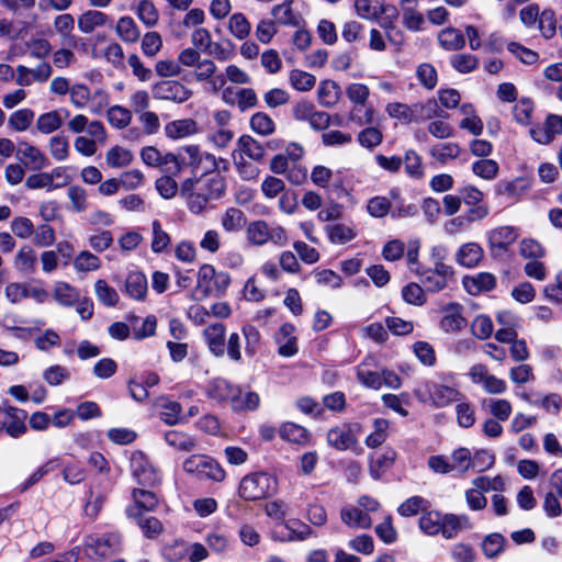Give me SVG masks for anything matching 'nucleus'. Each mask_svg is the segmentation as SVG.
I'll use <instances>...</instances> for the list:
<instances>
[{
    "instance_id": "nucleus-1",
    "label": "nucleus",
    "mask_w": 562,
    "mask_h": 562,
    "mask_svg": "<svg viewBox=\"0 0 562 562\" xmlns=\"http://www.w3.org/2000/svg\"><path fill=\"white\" fill-rule=\"evenodd\" d=\"M225 192V181L214 175L209 178L190 177L180 187V195L187 200L189 210L200 214L212 201L218 200Z\"/></svg>"
},
{
    "instance_id": "nucleus-2",
    "label": "nucleus",
    "mask_w": 562,
    "mask_h": 562,
    "mask_svg": "<svg viewBox=\"0 0 562 562\" xmlns=\"http://www.w3.org/2000/svg\"><path fill=\"white\" fill-rule=\"evenodd\" d=\"M278 488L277 480L266 472L244 476L239 484V495L246 501H258L272 496Z\"/></svg>"
},
{
    "instance_id": "nucleus-3",
    "label": "nucleus",
    "mask_w": 562,
    "mask_h": 562,
    "mask_svg": "<svg viewBox=\"0 0 562 562\" xmlns=\"http://www.w3.org/2000/svg\"><path fill=\"white\" fill-rule=\"evenodd\" d=\"M177 153L183 169L190 168L192 177H196L199 172L212 173L218 168L215 156L202 151L198 145L181 146Z\"/></svg>"
},
{
    "instance_id": "nucleus-4",
    "label": "nucleus",
    "mask_w": 562,
    "mask_h": 562,
    "mask_svg": "<svg viewBox=\"0 0 562 562\" xmlns=\"http://www.w3.org/2000/svg\"><path fill=\"white\" fill-rule=\"evenodd\" d=\"M121 539L115 533H92L85 538L83 554L92 561L104 560L120 550Z\"/></svg>"
},
{
    "instance_id": "nucleus-5",
    "label": "nucleus",
    "mask_w": 562,
    "mask_h": 562,
    "mask_svg": "<svg viewBox=\"0 0 562 562\" xmlns=\"http://www.w3.org/2000/svg\"><path fill=\"white\" fill-rule=\"evenodd\" d=\"M436 108L437 102L435 100H428L426 103H414L412 105L393 102L386 105L385 111L392 119H396L404 124H409L431 117L436 112Z\"/></svg>"
},
{
    "instance_id": "nucleus-6",
    "label": "nucleus",
    "mask_w": 562,
    "mask_h": 562,
    "mask_svg": "<svg viewBox=\"0 0 562 562\" xmlns=\"http://www.w3.org/2000/svg\"><path fill=\"white\" fill-rule=\"evenodd\" d=\"M184 472L195 475L199 480H212L222 482L225 479V471L211 457L204 454H192L183 462Z\"/></svg>"
},
{
    "instance_id": "nucleus-7",
    "label": "nucleus",
    "mask_w": 562,
    "mask_h": 562,
    "mask_svg": "<svg viewBox=\"0 0 562 562\" xmlns=\"http://www.w3.org/2000/svg\"><path fill=\"white\" fill-rule=\"evenodd\" d=\"M414 394L420 402L430 403L435 407L448 406L462 396L457 389L436 382L426 383L424 390L417 389Z\"/></svg>"
},
{
    "instance_id": "nucleus-8",
    "label": "nucleus",
    "mask_w": 562,
    "mask_h": 562,
    "mask_svg": "<svg viewBox=\"0 0 562 562\" xmlns=\"http://www.w3.org/2000/svg\"><path fill=\"white\" fill-rule=\"evenodd\" d=\"M361 431L362 426L359 423L342 424L330 428L326 439L328 445L338 451H357L359 448L358 437Z\"/></svg>"
},
{
    "instance_id": "nucleus-9",
    "label": "nucleus",
    "mask_w": 562,
    "mask_h": 562,
    "mask_svg": "<svg viewBox=\"0 0 562 562\" xmlns=\"http://www.w3.org/2000/svg\"><path fill=\"white\" fill-rule=\"evenodd\" d=\"M153 97L159 101L183 103L192 95V91L177 80H165L153 86Z\"/></svg>"
},
{
    "instance_id": "nucleus-10",
    "label": "nucleus",
    "mask_w": 562,
    "mask_h": 562,
    "mask_svg": "<svg viewBox=\"0 0 562 562\" xmlns=\"http://www.w3.org/2000/svg\"><path fill=\"white\" fill-rule=\"evenodd\" d=\"M26 412L16 407H0V432L5 431L13 438H19L26 431Z\"/></svg>"
},
{
    "instance_id": "nucleus-11",
    "label": "nucleus",
    "mask_w": 562,
    "mask_h": 562,
    "mask_svg": "<svg viewBox=\"0 0 562 562\" xmlns=\"http://www.w3.org/2000/svg\"><path fill=\"white\" fill-rule=\"evenodd\" d=\"M131 469L138 484L153 487L160 481L158 471L150 464L146 456L135 452L131 458Z\"/></svg>"
},
{
    "instance_id": "nucleus-12",
    "label": "nucleus",
    "mask_w": 562,
    "mask_h": 562,
    "mask_svg": "<svg viewBox=\"0 0 562 562\" xmlns=\"http://www.w3.org/2000/svg\"><path fill=\"white\" fill-rule=\"evenodd\" d=\"M469 376L474 384H481L488 394H503L507 390L504 380L490 374L486 366L477 363L471 367Z\"/></svg>"
},
{
    "instance_id": "nucleus-13",
    "label": "nucleus",
    "mask_w": 562,
    "mask_h": 562,
    "mask_svg": "<svg viewBox=\"0 0 562 562\" xmlns=\"http://www.w3.org/2000/svg\"><path fill=\"white\" fill-rule=\"evenodd\" d=\"M467 326L463 316V306L457 302H450L441 307L440 328L448 334L462 330Z\"/></svg>"
},
{
    "instance_id": "nucleus-14",
    "label": "nucleus",
    "mask_w": 562,
    "mask_h": 562,
    "mask_svg": "<svg viewBox=\"0 0 562 562\" xmlns=\"http://www.w3.org/2000/svg\"><path fill=\"white\" fill-rule=\"evenodd\" d=\"M518 238L517 229L514 226H499L488 232L487 241L493 254L507 251Z\"/></svg>"
},
{
    "instance_id": "nucleus-15",
    "label": "nucleus",
    "mask_w": 562,
    "mask_h": 562,
    "mask_svg": "<svg viewBox=\"0 0 562 562\" xmlns=\"http://www.w3.org/2000/svg\"><path fill=\"white\" fill-rule=\"evenodd\" d=\"M53 69L48 63H41L35 68L23 65L16 67L15 82L21 87L31 86L34 82H45L52 76Z\"/></svg>"
},
{
    "instance_id": "nucleus-16",
    "label": "nucleus",
    "mask_w": 562,
    "mask_h": 562,
    "mask_svg": "<svg viewBox=\"0 0 562 562\" xmlns=\"http://www.w3.org/2000/svg\"><path fill=\"white\" fill-rule=\"evenodd\" d=\"M134 505L126 509V514L132 518H139L142 510L151 512L158 505V496L145 488H134L132 492Z\"/></svg>"
},
{
    "instance_id": "nucleus-17",
    "label": "nucleus",
    "mask_w": 562,
    "mask_h": 562,
    "mask_svg": "<svg viewBox=\"0 0 562 562\" xmlns=\"http://www.w3.org/2000/svg\"><path fill=\"white\" fill-rule=\"evenodd\" d=\"M225 333L226 328L222 323L211 324L203 330L204 341L214 357L220 358L225 355Z\"/></svg>"
},
{
    "instance_id": "nucleus-18",
    "label": "nucleus",
    "mask_w": 562,
    "mask_h": 562,
    "mask_svg": "<svg viewBox=\"0 0 562 562\" xmlns=\"http://www.w3.org/2000/svg\"><path fill=\"white\" fill-rule=\"evenodd\" d=\"M464 290L471 295L492 291L496 286V277L490 272H479L462 279Z\"/></svg>"
},
{
    "instance_id": "nucleus-19",
    "label": "nucleus",
    "mask_w": 562,
    "mask_h": 562,
    "mask_svg": "<svg viewBox=\"0 0 562 562\" xmlns=\"http://www.w3.org/2000/svg\"><path fill=\"white\" fill-rule=\"evenodd\" d=\"M483 257V248L474 241L461 245L454 255L456 262L464 268H474L479 266Z\"/></svg>"
},
{
    "instance_id": "nucleus-20",
    "label": "nucleus",
    "mask_w": 562,
    "mask_h": 562,
    "mask_svg": "<svg viewBox=\"0 0 562 562\" xmlns=\"http://www.w3.org/2000/svg\"><path fill=\"white\" fill-rule=\"evenodd\" d=\"M441 527V535L446 539H452L461 531L470 530L472 522L467 515L446 514L442 516Z\"/></svg>"
},
{
    "instance_id": "nucleus-21",
    "label": "nucleus",
    "mask_w": 562,
    "mask_h": 562,
    "mask_svg": "<svg viewBox=\"0 0 562 562\" xmlns=\"http://www.w3.org/2000/svg\"><path fill=\"white\" fill-rule=\"evenodd\" d=\"M13 266L23 274H33L37 268V255L31 245H23L16 251Z\"/></svg>"
},
{
    "instance_id": "nucleus-22",
    "label": "nucleus",
    "mask_w": 562,
    "mask_h": 562,
    "mask_svg": "<svg viewBox=\"0 0 562 562\" xmlns=\"http://www.w3.org/2000/svg\"><path fill=\"white\" fill-rule=\"evenodd\" d=\"M110 18L108 14L98 10H87L78 18V29L83 34H90L99 27L109 24Z\"/></svg>"
},
{
    "instance_id": "nucleus-23",
    "label": "nucleus",
    "mask_w": 562,
    "mask_h": 562,
    "mask_svg": "<svg viewBox=\"0 0 562 562\" xmlns=\"http://www.w3.org/2000/svg\"><path fill=\"white\" fill-rule=\"evenodd\" d=\"M293 0H285L282 3L276 4L271 9V15L274 18V22L285 26H299L302 16L295 13L292 9Z\"/></svg>"
},
{
    "instance_id": "nucleus-24",
    "label": "nucleus",
    "mask_w": 562,
    "mask_h": 562,
    "mask_svg": "<svg viewBox=\"0 0 562 562\" xmlns=\"http://www.w3.org/2000/svg\"><path fill=\"white\" fill-rule=\"evenodd\" d=\"M325 232L331 244L344 245L356 238L357 229L352 224L335 223L326 225Z\"/></svg>"
},
{
    "instance_id": "nucleus-25",
    "label": "nucleus",
    "mask_w": 562,
    "mask_h": 562,
    "mask_svg": "<svg viewBox=\"0 0 562 562\" xmlns=\"http://www.w3.org/2000/svg\"><path fill=\"white\" fill-rule=\"evenodd\" d=\"M206 394L217 402L228 401L232 403L235 394H238V386L225 379H215L207 387Z\"/></svg>"
},
{
    "instance_id": "nucleus-26",
    "label": "nucleus",
    "mask_w": 562,
    "mask_h": 562,
    "mask_svg": "<svg viewBox=\"0 0 562 562\" xmlns=\"http://www.w3.org/2000/svg\"><path fill=\"white\" fill-rule=\"evenodd\" d=\"M18 155L25 160L34 170L43 169L48 166L47 157L34 145L22 142L19 145Z\"/></svg>"
},
{
    "instance_id": "nucleus-27",
    "label": "nucleus",
    "mask_w": 562,
    "mask_h": 562,
    "mask_svg": "<svg viewBox=\"0 0 562 562\" xmlns=\"http://www.w3.org/2000/svg\"><path fill=\"white\" fill-rule=\"evenodd\" d=\"M340 517L344 524L352 528H370L372 520L360 507L346 506L341 508Z\"/></svg>"
},
{
    "instance_id": "nucleus-28",
    "label": "nucleus",
    "mask_w": 562,
    "mask_h": 562,
    "mask_svg": "<svg viewBox=\"0 0 562 562\" xmlns=\"http://www.w3.org/2000/svg\"><path fill=\"white\" fill-rule=\"evenodd\" d=\"M125 292L134 300H144L147 293L146 276L139 271L130 272L125 281Z\"/></svg>"
},
{
    "instance_id": "nucleus-29",
    "label": "nucleus",
    "mask_w": 562,
    "mask_h": 562,
    "mask_svg": "<svg viewBox=\"0 0 562 562\" xmlns=\"http://www.w3.org/2000/svg\"><path fill=\"white\" fill-rule=\"evenodd\" d=\"M396 458V453L392 449H387L382 453L372 456L370 459V475L374 480H379L391 467Z\"/></svg>"
},
{
    "instance_id": "nucleus-30",
    "label": "nucleus",
    "mask_w": 562,
    "mask_h": 562,
    "mask_svg": "<svg viewBox=\"0 0 562 562\" xmlns=\"http://www.w3.org/2000/svg\"><path fill=\"white\" fill-rule=\"evenodd\" d=\"M260 404V396L254 391H243L238 386V394H235L231 403V407L235 412L256 411Z\"/></svg>"
},
{
    "instance_id": "nucleus-31",
    "label": "nucleus",
    "mask_w": 562,
    "mask_h": 562,
    "mask_svg": "<svg viewBox=\"0 0 562 562\" xmlns=\"http://www.w3.org/2000/svg\"><path fill=\"white\" fill-rule=\"evenodd\" d=\"M75 19L69 13L59 14L54 20V29L60 35L61 41L68 46H75L77 38L72 34Z\"/></svg>"
},
{
    "instance_id": "nucleus-32",
    "label": "nucleus",
    "mask_w": 562,
    "mask_h": 562,
    "mask_svg": "<svg viewBox=\"0 0 562 562\" xmlns=\"http://www.w3.org/2000/svg\"><path fill=\"white\" fill-rule=\"evenodd\" d=\"M165 131L169 138L178 139L195 134L198 127L195 121L192 119H183L168 123Z\"/></svg>"
},
{
    "instance_id": "nucleus-33",
    "label": "nucleus",
    "mask_w": 562,
    "mask_h": 562,
    "mask_svg": "<svg viewBox=\"0 0 562 562\" xmlns=\"http://www.w3.org/2000/svg\"><path fill=\"white\" fill-rule=\"evenodd\" d=\"M372 362V358L364 359L357 367V378L362 385L374 390H379L382 386V378L380 373L370 370V366Z\"/></svg>"
},
{
    "instance_id": "nucleus-34",
    "label": "nucleus",
    "mask_w": 562,
    "mask_h": 562,
    "mask_svg": "<svg viewBox=\"0 0 562 562\" xmlns=\"http://www.w3.org/2000/svg\"><path fill=\"white\" fill-rule=\"evenodd\" d=\"M438 42L446 50H458L465 45V38L461 31L451 26L439 32Z\"/></svg>"
},
{
    "instance_id": "nucleus-35",
    "label": "nucleus",
    "mask_w": 562,
    "mask_h": 562,
    "mask_svg": "<svg viewBox=\"0 0 562 562\" xmlns=\"http://www.w3.org/2000/svg\"><path fill=\"white\" fill-rule=\"evenodd\" d=\"M340 87L333 80H324L319 83L317 95L318 102L325 108L334 106L340 98Z\"/></svg>"
},
{
    "instance_id": "nucleus-36",
    "label": "nucleus",
    "mask_w": 562,
    "mask_h": 562,
    "mask_svg": "<svg viewBox=\"0 0 562 562\" xmlns=\"http://www.w3.org/2000/svg\"><path fill=\"white\" fill-rule=\"evenodd\" d=\"M269 225L265 221H254L246 228L247 241L256 247L265 246L268 243Z\"/></svg>"
},
{
    "instance_id": "nucleus-37",
    "label": "nucleus",
    "mask_w": 562,
    "mask_h": 562,
    "mask_svg": "<svg viewBox=\"0 0 562 562\" xmlns=\"http://www.w3.org/2000/svg\"><path fill=\"white\" fill-rule=\"evenodd\" d=\"M245 224V213L237 207H228L221 217V225L227 233H237Z\"/></svg>"
},
{
    "instance_id": "nucleus-38",
    "label": "nucleus",
    "mask_w": 562,
    "mask_h": 562,
    "mask_svg": "<svg viewBox=\"0 0 562 562\" xmlns=\"http://www.w3.org/2000/svg\"><path fill=\"white\" fill-rule=\"evenodd\" d=\"M115 32L125 43H136L140 36L139 29L131 16L120 18L115 25Z\"/></svg>"
},
{
    "instance_id": "nucleus-39",
    "label": "nucleus",
    "mask_w": 562,
    "mask_h": 562,
    "mask_svg": "<svg viewBox=\"0 0 562 562\" xmlns=\"http://www.w3.org/2000/svg\"><path fill=\"white\" fill-rule=\"evenodd\" d=\"M280 437L296 445H306L310 440L308 431L294 423H284L279 430Z\"/></svg>"
},
{
    "instance_id": "nucleus-40",
    "label": "nucleus",
    "mask_w": 562,
    "mask_h": 562,
    "mask_svg": "<svg viewBox=\"0 0 562 562\" xmlns=\"http://www.w3.org/2000/svg\"><path fill=\"white\" fill-rule=\"evenodd\" d=\"M238 150L255 161L265 157V147L250 135H241L237 140Z\"/></svg>"
},
{
    "instance_id": "nucleus-41",
    "label": "nucleus",
    "mask_w": 562,
    "mask_h": 562,
    "mask_svg": "<svg viewBox=\"0 0 562 562\" xmlns=\"http://www.w3.org/2000/svg\"><path fill=\"white\" fill-rule=\"evenodd\" d=\"M505 544V537L498 532H493L483 538L481 548L487 559H494L504 552Z\"/></svg>"
},
{
    "instance_id": "nucleus-42",
    "label": "nucleus",
    "mask_w": 562,
    "mask_h": 562,
    "mask_svg": "<svg viewBox=\"0 0 562 562\" xmlns=\"http://www.w3.org/2000/svg\"><path fill=\"white\" fill-rule=\"evenodd\" d=\"M416 273L418 274L420 282L425 285L427 291L436 293L442 291L448 286V283L451 279L443 278V276L435 274L430 272V270H425L415 268Z\"/></svg>"
},
{
    "instance_id": "nucleus-43",
    "label": "nucleus",
    "mask_w": 562,
    "mask_h": 562,
    "mask_svg": "<svg viewBox=\"0 0 562 562\" xmlns=\"http://www.w3.org/2000/svg\"><path fill=\"white\" fill-rule=\"evenodd\" d=\"M165 441L171 448L189 452L195 448V440L188 434L178 431V430H169L165 434Z\"/></svg>"
},
{
    "instance_id": "nucleus-44",
    "label": "nucleus",
    "mask_w": 562,
    "mask_h": 562,
    "mask_svg": "<svg viewBox=\"0 0 562 562\" xmlns=\"http://www.w3.org/2000/svg\"><path fill=\"white\" fill-rule=\"evenodd\" d=\"M35 113L31 109H20L12 112L8 119V126L15 132L26 131L33 123Z\"/></svg>"
},
{
    "instance_id": "nucleus-45",
    "label": "nucleus",
    "mask_w": 562,
    "mask_h": 562,
    "mask_svg": "<svg viewBox=\"0 0 562 562\" xmlns=\"http://www.w3.org/2000/svg\"><path fill=\"white\" fill-rule=\"evenodd\" d=\"M383 3L384 0H356L355 9L359 16L372 20L379 18L384 12Z\"/></svg>"
},
{
    "instance_id": "nucleus-46",
    "label": "nucleus",
    "mask_w": 562,
    "mask_h": 562,
    "mask_svg": "<svg viewBox=\"0 0 562 562\" xmlns=\"http://www.w3.org/2000/svg\"><path fill=\"white\" fill-rule=\"evenodd\" d=\"M79 292L69 283L59 281L54 286V299L61 305L71 306L79 301Z\"/></svg>"
},
{
    "instance_id": "nucleus-47",
    "label": "nucleus",
    "mask_w": 562,
    "mask_h": 562,
    "mask_svg": "<svg viewBox=\"0 0 562 562\" xmlns=\"http://www.w3.org/2000/svg\"><path fill=\"white\" fill-rule=\"evenodd\" d=\"M133 160V154L130 149L122 146H113L105 154V161L112 168H123Z\"/></svg>"
},
{
    "instance_id": "nucleus-48",
    "label": "nucleus",
    "mask_w": 562,
    "mask_h": 562,
    "mask_svg": "<svg viewBox=\"0 0 562 562\" xmlns=\"http://www.w3.org/2000/svg\"><path fill=\"white\" fill-rule=\"evenodd\" d=\"M450 462L453 472L456 471L460 474H464L473 465L472 453L468 448L460 447L452 451Z\"/></svg>"
},
{
    "instance_id": "nucleus-49",
    "label": "nucleus",
    "mask_w": 562,
    "mask_h": 562,
    "mask_svg": "<svg viewBox=\"0 0 562 562\" xmlns=\"http://www.w3.org/2000/svg\"><path fill=\"white\" fill-rule=\"evenodd\" d=\"M63 119L58 111L41 114L36 121V128L42 134H50L63 126Z\"/></svg>"
},
{
    "instance_id": "nucleus-50",
    "label": "nucleus",
    "mask_w": 562,
    "mask_h": 562,
    "mask_svg": "<svg viewBox=\"0 0 562 562\" xmlns=\"http://www.w3.org/2000/svg\"><path fill=\"white\" fill-rule=\"evenodd\" d=\"M100 267V258L88 250L80 251L74 259V268L78 272L97 271Z\"/></svg>"
},
{
    "instance_id": "nucleus-51",
    "label": "nucleus",
    "mask_w": 562,
    "mask_h": 562,
    "mask_svg": "<svg viewBox=\"0 0 562 562\" xmlns=\"http://www.w3.org/2000/svg\"><path fill=\"white\" fill-rule=\"evenodd\" d=\"M228 30L237 40H245L251 31V25L244 13H234L228 20Z\"/></svg>"
},
{
    "instance_id": "nucleus-52",
    "label": "nucleus",
    "mask_w": 562,
    "mask_h": 562,
    "mask_svg": "<svg viewBox=\"0 0 562 562\" xmlns=\"http://www.w3.org/2000/svg\"><path fill=\"white\" fill-rule=\"evenodd\" d=\"M68 180L65 179L63 183L55 184L52 183V176H48V172H38L30 175L25 180V187L29 190H38V189H46V190H54L59 187H63L67 184Z\"/></svg>"
},
{
    "instance_id": "nucleus-53",
    "label": "nucleus",
    "mask_w": 562,
    "mask_h": 562,
    "mask_svg": "<svg viewBox=\"0 0 562 562\" xmlns=\"http://www.w3.org/2000/svg\"><path fill=\"white\" fill-rule=\"evenodd\" d=\"M389 422L383 418H376L373 422V431L367 436L366 445L369 448L380 447L387 438Z\"/></svg>"
},
{
    "instance_id": "nucleus-54",
    "label": "nucleus",
    "mask_w": 562,
    "mask_h": 562,
    "mask_svg": "<svg viewBox=\"0 0 562 562\" xmlns=\"http://www.w3.org/2000/svg\"><path fill=\"white\" fill-rule=\"evenodd\" d=\"M94 291L98 300L105 306H115L119 302L116 290L110 286L104 280L99 279L94 283Z\"/></svg>"
},
{
    "instance_id": "nucleus-55",
    "label": "nucleus",
    "mask_w": 562,
    "mask_h": 562,
    "mask_svg": "<svg viewBox=\"0 0 562 562\" xmlns=\"http://www.w3.org/2000/svg\"><path fill=\"white\" fill-rule=\"evenodd\" d=\"M251 130L262 136L271 135L276 130L273 120L265 112H257L250 119Z\"/></svg>"
},
{
    "instance_id": "nucleus-56",
    "label": "nucleus",
    "mask_w": 562,
    "mask_h": 562,
    "mask_svg": "<svg viewBox=\"0 0 562 562\" xmlns=\"http://www.w3.org/2000/svg\"><path fill=\"white\" fill-rule=\"evenodd\" d=\"M460 147L457 143L438 144L430 149V155L437 161L446 164L450 159H456L460 155Z\"/></svg>"
},
{
    "instance_id": "nucleus-57",
    "label": "nucleus",
    "mask_w": 562,
    "mask_h": 562,
    "mask_svg": "<svg viewBox=\"0 0 562 562\" xmlns=\"http://www.w3.org/2000/svg\"><path fill=\"white\" fill-rule=\"evenodd\" d=\"M32 237L33 244L43 248H47L56 241L55 229L48 224H41L34 227Z\"/></svg>"
},
{
    "instance_id": "nucleus-58",
    "label": "nucleus",
    "mask_w": 562,
    "mask_h": 562,
    "mask_svg": "<svg viewBox=\"0 0 562 562\" xmlns=\"http://www.w3.org/2000/svg\"><path fill=\"white\" fill-rule=\"evenodd\" d=\"M289 80L292 87L299 91H310L316 83L315 76L300 69L291 70Z\"/></svg>"
},
{
    "instance_id": "nucleus-59",
    "label": "nucleus",
    "mask_w": 562,
    "mask_h": 562,
    "mask_svg": "<svg viewBox=\"0 0 562 562\" xmlns=\"http://www.w3.org/2000/svg\"><path fill=\"white\" fill-rule=\"evenodd\" d=\"M403 164L405 172L414 179H420L424 177V167L422 164L420 156L414 150H407L405 153Z\"/></svg>"
},
{
    "instance_id": "nucleus-60",
    "label": "nucleus",
    "mask_w": 562,
    "mask_h": 562,
    "mask_svg": "<svg viewBox=\"0 0 562 562\" xmlns=\"http://www.w3.org/2000/svg\"><path fill=\"white\" fill-rule=\"evenodd\" d=\"M215 268L212 265H203L198 273L196 291L202 297L211 295V283L215 274Z\"/></svg>"
},
{
    "instance_id": "nucleus-61",
    "label": "nucleus",
    "mask_w": 562,
    "mask_h": 562,
    "mask_svg": "<svg viewBox=\"0 0 562 562\" xmlns=\"http://www.w3.org/2000/svg\"><path fill=\"white\" fill-rule=\"evenodd\" d=\"M241 334L245 340V353L251 358L256 355L259 348L261 335L252 325L243 326Z\"/></svg>"
},
{
    "instance_id": "nucleus-62",
    "label": "nucleus",
    "mask_w": 562,
    "mask_h": 562,
    "mask_svg": "<svg viewBox=\"0 0 562 562\" xmlns=\"http://www.w3.org/2000/svg\"><path fill=\"white\" fill-rule=\"evenodd\" d=\"M137 16L148 27L155 26L158 22V11L150 0H140L137 5Z\"/></svg>"
},
{
    "instance_id": "nucleus-63",
    "label": "nucleus",
    "mask_w": 562,
    "mask_h": 562,
    "mask_svg": "<svg viewBox=\"0 0 562 562\" xmlns=\"http://www.w3.org/2000/svg\"><path fill=\"white\" fill-rule=\"evenodd\" d=\"M442 516L439 513L430 512L419 518V528L428 536L441 533Z\"/></svg>"
},
{
    "instance_id": "nucleus-64",
    "label": "nucleus",
    "mask_w": 562,
    "mask_h": 562,
    "mask_svg": "<svg viewBox=\"0 0 562 562\" xmlns=\"http://www.w3.org/2000/svg\"><path fill=\"white\" fill-rule=\"evenodd\" d=\"M108 120L112 126L124 128L132 121V111L121 105H113L108 110Z\"/></svg>"
}]
</instances>
